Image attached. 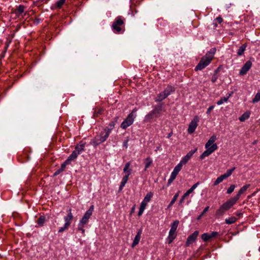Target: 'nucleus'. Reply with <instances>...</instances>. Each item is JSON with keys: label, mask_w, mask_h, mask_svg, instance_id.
<instances>
[{"label": "nucleus", "mask_w": 260, "mask_h": 260, "mask_svg": "<svg viewBox=\"0 0 260 260\" xmlns=\"http://www.w3.org/2000/svg\"><path fill=\"white\" fill-rule=\"evenodd\" d=\"M93 209L94 206L93 205H91L88 210L86 211L78 223L77 231H80L83 236L85 235V230L84 228L85 224L88 222L89 219L92 214Z\"/></svg>", "instance_id": "f257e3e1"}, {"label": "nucleus", "mask_w": 260, "mask_h": 260, "mask_svg": "<svg viewBox=\"0 0 260 260\" xmlns=\"http://www.w3.org/2000/svg\"><path fill=\"white\" fill-rule=\"evenodd\" d=\"M111 132V128H106L104 131H101L99 135H97L91 142V144L94 147L101 143L104 142L109 136Z\"/></svg>", "instance_id": "f03ea898"}, {"label": "nucleus", "mask_w": 260, "mask_h": 260, "mask_svg": "<svg viewBox=\"0 0 260 260\" xmlns=\"http://www.w3.org/2000/svg\"><path fill=\"white\" fill-rule=\"evenodd\" d=\"M235 204V203L231 199L228 200L216 210L215 214V218H220Z\"/></svg>", "instance_id": "7ed1b4c3"}, {"label": "nucleus", "mask_w": 260, "mask_h": 260, "mask_svg": "<svg viewBox=\"0 0 260 260\" xmlns=\"http://www.w3.org/2000/svg\"><path fill=\"white\" fill-rule=\"evenodd\" d=\"M138 109L137 108L133 109L132 111L128 115L127 117L121 123L120 127L125 129L127 127L131 126L134 122L135 119L137 116L136 112Z\"/></svg>", "instance_id": "20e7f679"}, {"label": "nucleus", "mask_w": 260, "mask_h": 260, "mask_svg": "<svg viewBox=\"0 0 260 260\" xmlns=\"http://www.w3.org/2000/svg\"><path fill=\"white\" fill-rule=\"evenodd\" d=\"M124 19L122 16L117 17L112 25V29L116 33H120L122 30V26L124 25Z\"/></svg>", "instance_id": "39448f33"}, {"label": "nucleus", "mask_w": 260, "mask_h": 260, "mask_svg": "<svg viewBox=\"0 0 260 260\" xmlns=\"http://www.w3.org/2000/svg\"><path fill=\"white\" fill-rule=\"evenodd\" d=\"M211 58H208L205 56L202 57L201 60L196 67L194 70L197 71L198 70H202L208 66L211 62Z\"/></svg>", "instance_id": "423d86ee"}, {"label": "nucleus", "mask_w": 260, "mask_h": 260, "mask_svg": "<svg viewBox=\"0 0 260 260\" xmlns=\"http://www.w3.org/2000/svg\"><path fill=\"white\" fill-rule=\"evenodd\" d=\"M25 7V6L20 5L12 13V16L13 18L16 19L20 17L25 16L26 13H24Z\"/></svg>", "instance_id": "0eeeda50"}, {"label": "nucleus", "mask_w": 260, "mask_h": 260, "mask_svg": "<svg viewBox=\"0 0 260 260\" xmlns=\"http://www.w3.org/2000/svg\"><path fill=\"white\" fill-rule=\"evenodd\" d=\"M199 121V119L198 117L195 116L189 124L188 128L187 129V132H188V134H191L195 131L198 125Z\"/></svg>", "instance_id": "6e6552de"}, {"label": "nucleus", "mask_w": 260, "mask_h": 260, "mask_svg": "<svg viewBox=\"0 0 260 260\" xmlns=\"http://www.w3.org/2000/svg\"><path fill=\"white\" fill-rule=\"evenodd\" d=\"M250 184H249L244 185L239 190L237 195L235 197L231 198V199L236 204L237 201L239 199L240 196L243 193H244L246 191V190L250 187Z\"/></svg>", "instance_id": "1a4fd4ad"}, {"label": "nucleus", "mask_w": 260, "mask_h": 260, "mask_svg": "<svg viewBox=\"0 0 260 260\" xmlns=\"http://www.w3.org/2000/svg\"><path fill=\"white\" fill-rule=\"evenodd\" d=\"M216 140V136L215 135H213L211 136L208 142L205 144V148L206 149H210V148H212V147H216V150L217 149L218 147L216 143H214L215 141Z\"/></svg>", "instance_id": "9d476101"}, {"label": "nucleus", "mask_w": 260, "mask_h": 260, "mask_svg": "<svg viewBox=\"0 0 260 260\" xmlns=\"http://www.w3.org/2000/svg\"><path fill=\"white\" fill-rule=\"evenodd\" d=\"M251 66L252 62L249 60L245 62V63L243 65V66L242 67L239 72L240 75L243 76L245 75L249 70V69L251 68Z\"/></svg>", "instance_id": "9b49d317"}, {"label": "nucleus", "mask_w": 260, "mask_h": 260, "mask_svg": "<svg viewBox=\"0 0 260 260\" xmlns=\"http://www.w3.org/2000/svg\"><path fill=\"white\" fill-rule=\"evenodd\" d=\"M199 231H196L191 235L188 237L186 242V246H189L190 244L196 241L198 236L199 235Z\"/></svg>", "instance_id": "f8f14e48"}, {"label": "nucleus", "mask_w": 260, "mask_h": 260, "mask_svg": "<svg viewBox=\"0 0 260 260\" xmlns=\"http://www.w3.org/2000/svg\"><path fill=\"white\" fill-rule=\"evenodd\" d=\"M86 143L83 141H81L78 144L75 146V152H77L79 155L83 151H84V148L85 146Z\"/></svg>", "instance_id": "ddd939ff"}, {"label": "nucleus", "mask_w": 260, "mask_h": 260, "mask_svg": "<svg viewBox=\"0 0 260 260\" xmlns=\"http://www.w3.org/2000/svg\"><path fill=\"white\" fill-rule=\"evenodd\" d=\"M68 212L67 215L64 217V220L65 221L64 224L70 226L73 219V215L71 208L68 210Z\"/></svg>", "instance_id": "4468645a"}, {"label": "nucleus", "mask_w": 260, "mask_h": 260, "mask_svg": "<svg viewBox=\"0 0 260 260\" xmlns=\"http://www.w3.org/2000/svg\"><path fill=\"white\" fill-rule=\"evenodd\" d=\"M212 147V148H210V149H206L207 150H205L200 156V158L201 159H203L206 157L210 155L211 153H212L214 151L216 150V147L214 146Z\"/></svg>", "instance_id": "2eb2a0df"}, {"label": "nucleus", "mask_w": 260, "mask_h": 260, "mask_svg": "<svg viewBox=\"0 0 260 260\" xmlns=\"http://www.w3.org/2000/svg\"><path fill=\"white\" fill-rule=\"evenodd\" d=\"M142 233V230L141 229H140L138 230L137 234L136 237H135V239H134L133 242L132 244V247L134 248L138 244V243L140 240L141 237Z\"/></svg>", "instance_id": "dca6fc26"}, {"label": "nucleus", "mask_w": 260, "mask_h": 260, "mask_svg": "<svg viewBox=\"0 0 260 260\" xmlns=\"http://www.w3.org/2000/svg\"><path fill=\"white\" fill-rule=\"evenodd\" d=\"M78 154L73 151L72 153L69 155L67 159L65 160V164L68 165L70 164L72 161H74L78 156Z\"/></svg>", "instance_id": "f3484780"}, {"label": "nucleus", "mask_w": 260, "mask_h": 260, "mask_svg": "<svg viewBox=\"0 0 260 260\" xmlns=\"http://www.w3.org/2000/svg\"><path fill=\"white\" fill-rule=\"evenodd\" d=\"M78 154L73 151L72 153L69 155L67 159L65 160V164L68 165L70 164L72 161H74L78 156Z\"/></svg>", "instance_id": "a211bd4d"}, {"label": "nucleus", "mask_w": 260, "mask_h": 260, "mask_svg": "<svg viewBox=\"0 0 260 260\" xmlns=\"http://www.w3.org/2000/svg\"><path fill=\"white\" fill-rule=\"evenodd\" d=\"M156 117H158V115L154 114L152 110L145 116L144 121L146 122H150L152 119Z\"/></svg>", "instance_id": "6ab92c4d"}, {"label": "nucleus", "mask_w": 260, "mask_h": 260, "mask_svg": "<svg viewBox=\"0 0 260 260\" xmlns=\"http://www.w3.org/2000/svg\"><path fill=\"white\" fill-rule=\"evenodd\" d=\"M175 91V88L171 85H169L164 90L163 92L165 93V94L168 97L169 95H170L171 93H173Z\"/></svg>", "instance_id": "aec40b11"}, {"label": "nucleus", "mask_w": 260, "mask_h": 260, "mask_svg": "<svg viewBox=\"0 0 260 260\" xmlns=\"http://www.w3.org/2000/svg\"><path fill=\"white\" fill-rule=\"evenodd\" d=\"M176 231L170 230L169 236L167 238L168 243L169 244L171 243L176 237Z\"/></svg>", "instance_id": "412c9836"}, {"label": "nucleus", "mask_w": 260, "mask_h": 260, "mask_svg": "<svg viewBox=\"0 0 260 260\" xmlns=\"http://www.w3.org/2000/svg\"><path fill=\"white\" fill-rule=\"evenodd\" d=\"M46 221V217L44 215H41L37 221L38 227L43 226Z\"/></svg>", "instance_id": "4be33fe9"}, {"label": "nucleus", "mask_w": 260, "mask_h": 260, "mask_svg": "<svg viewBox=\"0 0 260 260\" xmlns=\"http://www.w3.org/2000/svg\"><path fill=\"white\" fill-rule=\"evenodd\" d=\"M216 52V48H211L207 53L205 54V56L208 58H210L211 60H212L214 57V55Z\"/></svg>", "instance_id": "5701e85b"}, {"label": "nucleus", "mask_w": 260, "mask_h": 260, "mask_svg": "<svg viewBox=\"0 0 260 260\" xmlns=\"http://www.w3.org/2000/svg\"><path fill=\"white\" fill-rule=\"evenodd\" d=\"M167 98V96L165 94V93L163 91H162L161 92L159 93L157 95V97L155 99V101L159 102L162 101V100H164V99H165Z\"/></svg>", "instance_id": "b1692460"}, {"label": "nucleus", "mask_w": 260, "mask_h": 260, "mask_svg": "<svg viewBox=\"0 0 260 260\" xmlns=\"http://www.w3.org/2000/svg\"><path fill=\"white\" fill-rule=\"evenodd\" d=\"M247 44L245 43L241 46L237 51V54L239 56H241L244 54V51L247 47Z\"/></svg>", "instance_id": "393cba45"}, {"label": "nucleus", "mask_w": 260, "mask_h": 260, "mask_svg": "<svg viewBox=\"0 0 260 260\" xmlns=\"http://www.w3.org/2000/svg\"><path fill=\"white\" fill-rule=\"evenodd\" d=\"M232 96V94L230 93L229 94V95L226 97H222L217 102V104L218 105H220L222 104H223L224 102H226Z\"/></svg>", "instance_id": "a878e982"}, {"label": "nucleus", "mask_w": 260, "mask_h": 260, "mask_svg": "<svg viewBox=\"0 0 260 260\" xmlns=\"http://www.w3.org/2000/svg\"><path fill=\"white\" fill-rule=\"evenodd\" d=\"M250 116V112H246L244 113L240 117L239 120L240 121L243 122L245 121L246 119H248Z\"/></svg>", "instance_id": "bb28decb"}, {"label": "nucleus", "mask_w": 260, "mask_h": 260, "mask_svg": "<svg viewBox=\"0 0 260 260\" xmlns=\"http://www.w3.org/2000/svg\"><path fill=\"white\" fill-rule=\"evenodd\" d=\"M68 165L67 164H65V162H64L63 164H61L60 168L57 170L54 173V176H56L59 174L61 172L63 171L66 168V166Z\"/></svg>", "instance_id": "cd10ccee"}, {"label": "nucleus", "mask_w": 260, "mask_h": 260, "mask_svg": "<svg viewBox=\"0 0 260 260\" xmlns=\"http://www.w3.org/2000/svg\"><path fill=\"white\" fill-rule=\"evenodd\" d=\"M153 192H152L151 191L148 192L146 194V196L145 197L143 201L148 203V202H150L151 199L153 197Z\"/></svg>", "instance_id": "c85d7f7f"}, {"label": "nucleus", "mask_w": 260, "mask_h": 260, "mask_svg": "<svg viewBox=\"0 0 260 260\" xmlns=\"http://www.w3.org/2000/svg\"><path fill=\"white\" fill-rule=\"evenodd\" d=\"M237 219L234 216H231L229 218L225 219V222L228 224H231L235 223L237 221Z\"/></svg>", "instance_id": "c756f323"}, {"label": "nucleus", "mask_w": 260, "mask_h": 260, "mask_svg": "<svg viewBox=\"0 0 260 260\" xmlns=\"http://www.w3.org/2000/svg\"><path fill=\"white\" fill-rule=\"evenodd\" d=\"M152 111L154 113V114H155L156 115H157L158 117L159 115L160 114V113H161V112L162 111L161 105L155 106Z\"/></svg>", "instance_id": "7c9ffc66"}, {"label": "nucleus", "mask_w": 260, "mask_h": 260, "mask_svg": "<svg viewBox=\"0 0 260 260\" xmlns=\"http://www.w3.org/2000/svg\"><path fill=\"white\" fill-rule=\"evenodd\" d=\"M146 162L145 164V169L144 171H146V170L151 165L152 161L150 157H147L145 159Z\"/></svg>", "instance_id": "2f4dec72"}, {"label": "nucleus", "mask_w": 260, "mask_h": 260, "mask_svg": "<svg viewBox=\"0 0 260 260\" xmlns=\"http://www.w3.org/2000/svg\"><path fill=\"white\" fill-rule=\"evenodd\" d=\"M202 239L205 242H207L209 240L211 239V237L209 233H206L202 235Z\"/></svg>", "instance_id": "473e14b6"}, {"label": "nucleus", "mask_w": 260, "mask_h": 260, "mask_svg": "<svg viewBox=\"0 0 260 260\" xmlns=\"http://www.w3.org/2000/svg\"><path fill=\"white\" fill-rule=\"evenodd\" d=\"M179 221L177 220L174 221L172 224H171V228L170 230L176 231L177 227L179 225Z\"/></svg>", "instance_id": "72a5a7b5"}, {"label": "nucleus", "mask_w": 260, "mask_h": 260, "mask_svg": "<svg viewBox=\"0 0 260 260\" xmlns=\"http://www.w3.org/2000/svg\"><path fill=\"white\" fill-rule=\"evenodd\" d=\"M225 178L223 176V175H221L220 177H218L216 180L214 181L213 185L216 186L218 185L219 183L222 182V181L225 179Z\"/></svg>", "instance_id": "f704fd0d"}, {"label": "nucleus", "mask_w": 260, "mask_h": 260, "mask_svg": "<svg viewBox=\"0 0 260 260\" xmlns=\"http://www.w3.org/2000/svg\"><path fill=\"white\" fill-rule=\"evenodd\" d=\"M235 169L236 168L235 167H234V168H232L231 169H229V170H227L226 173H224V174H223L224 178L226 179L228 177H229V176H230L232 175L233 172L235 170Z\"/></svg>", "instance_id": "c9c22d12"}, {"label": "nucleus", "mask_w": 260, "mask_h": 260, "mask_svg": "<svg viewBox=\"0 0 260 260\" xmlns=\"http://www.w3.org/2000/svg\"><path fill=\"white\" fill-rule=\"evenodd\" d=\"M178 196H179V194L178 193H176L174 196L173 197L172 201H171V202L170 203L168 208H170L171 207L174 203L176 201V200H177V198L178 197Z\"/></svg>", "instance_id": "e433bc0d"}, {"label": "nucleus", "mask_w": 260, "mask_h": 260, "mask_svg": "<svg viewBox=\"0 0 260 260\" xmlns=\"http://www.w3.org/2000/svg\"><path fill=\"white\" fill-rule=\"evenodd\" d=\"M104 110L103 109H95L93 116L94 117H97L99 115H101L103 113Z\"/></svg>", "instance_id": "4c0bfd02"}, {"label": "nucleus", "mask_w": 260, "mask_h": 260, "mask_svg": "<svg viewBox=\"0 0 260 260\" xmlns=\"http://www.w3.org/2000/svg\"><path fill=\"white\" fill-rule=\"evenodd\" d=\"M182 168V166L181 165V164H178L174 169L173 172L176 173L177 174H178V173L180 171Z\"/></svg>", "instance_id": "58836bf2"}, {"label": "nucleus", "mask_w": 260, "mask_h": 260, "mask_svg": "<svg viewBox=\"0 0 260 260\" xmlns=\"http://www.w3.org/2000/svg\"><path fill=\"white\" fill-rule=\"evenodd\" d=\"M65 2L66 0H58L56 2V7L59 9L61 8Z\"/></svg>", "instance_id": "ea45409f"}, {"label": "nucleus", "mask_w": 260, "mask_h": 260, "mask_svg": "<svg viewBox=\"0 0 260 260\" xmlns=\"http://www.w3.org/2000/svg\"><path fill=\"white\" fill-rule=\"evenodd\" d=\"M189 158L187 157L186 155L184 156L180 161L179 164H181L182 166L183 165L185 164L187 162V161L189 160Z\"/></svg>", "instance_id": "a19ab883"}, {"label": "nucleus", "mask_w": 260, "mask_h": 260, "mask_svg": "<svg viewBox=\"0 0 260 260\" xmlns=\"http://www.w3.org/2000/svg\"><path fill=\"white\" fill-rule=\"evenodd\" d=\"M132 172V170H129L128 171V173L127 174H126L123 177L122 181L125 182L126 183L127 182V180L128 179V177L131 175Z\"/></svg>", "instance_id": "79ce46f5"}, {"label": "nucleus", "mask_w": 260, "mask_h": 260, "mask_svg": "<svg viewBox=\"0 0 260 260\" xmlns=\"http://www.w3.org/2000/svg\"><path fill=\"white\" fill-rule=\"evenodd\" d=\"M260 101V92H258L252 100L253 103H256Z\"/></svg>", "instance_id": "37998d69"}, {"label": "nucleus", "mask_w": 260, "mask_h": 260, "mask_svg": "<svg viewBox=\"0 0 260 260\" xmlns=\"http://www.w3.org/2000/svg\"><path fill=\"white\" fill-rule=\"evenodd\" d=\"M130 165H131L130 162H126V164L125 165L124 168L123 169V172L124 173H126V174L128 173V171L129 170H131V169H129Z\"/></svg>", "instance_id": "c03bdc74"}, {"label": "nucleus", "mask_w": 260, "mask_h": 260, "mask_svg": "<svg viewBox=\"0 0 260 260\" xmlns=\"http://www.w3.org/2000/svg\"><path fill=\"white\" fill-rule=\"evenodd\" d=\"M198 148H196L193 150H190L186 155L190 158L193 154L197 151Z\"/></svg>", "instance_id": "a18cd8bd"}, {"label": "nucleus", "mask_w": 260, "mask_h": 260, "mask_svg": "<svg viewBox=\"0 0 260 260\" xmlns=\"http://www.w3.org/2000/svg\"><path fill=\"white\" fill-rule=\"evenodd\" d=\"M235 188V185L233 184L231 185L229 188L228 189L226 193L228 194H231L232 192H233Z\"/></svg>", "instance_id": "49530a36"}, {"label": "nucleus", "mask_w": 260, "mask_h": 260, "mask_svg": "<svg viewBox=\"0 0 260 260\" xmlns=\"http://www.w3.org/2000/svg\"><path fill=\"white\" fill-rule=\"evenodd\" d=\"M69 228V226L64 224V225L62 227L59 228L58 230V233H61L63 232L64 231L68 230Z\"/></svg>", "instance_id": "de8ad7c7"}, {"label": "nucleus", "mask_w": 260, "mask_h": 260, "mask_svg": "<svg viewBox=\"0 0 260 260\" xmlns=\"http://www.w3.org/2000/svg\"><path fill=\"white\" fill-rule=\"evenodd\" d=\"M193 192V190H191V188L189 189L186 192L184 193V197H187L189 194L192 193Z\"/></svg>", "instance_id": "09e8293b"}, {"label": "nucleus", "mask_w": 260, "mask_h": 260, "mask_svg": "<svg viewBox=\"0 0 260 260\" xmlns=\"http://www.w3.org/2000/svg\"><path fill=\"white\" fill-rule=\"evenodd\" d=\"M147 205V203H146V202H144V201H142L141 203V205H140V208H142L143 209H145L146 206Z\"/></svg>", "instance_id": "8fccbe9b"}, {"label": "nucleus", "mask_w": 260, "mask_h": 260, "mask_svg": "<svg viewBox=\"0 0 260 260\" xmlns=\"http://www.w3.org/2000/svg\"><path fill=\"white\" fill-rule=\"evenodd\" d=\"M126 183L125 182L122 181L121 182V183H120V186L119 188V190H121L123 189V187L125 186Z\"/></svg>", "instance_id": "3c124183"}, {"label": "nucleus", "mask_w": 260, "mask_h": 260, "mask_svg": "<svg viewBox=\"0 0 260 260\" xmlns=\"http://www.w3.org/2000/svg\"><path fill=\"white\" fill-rule=\"evenodd\" d=\"M215 21L219 24H220L222 22L223 19L220 16H219L216 18Z\"/></svg>", "instance_id": "603ef678"}, {"label": "nucleus", "mask_w": 260, "mask_h": 260, "mask_svg": "<svg viewBox=\"0 0 260 260\" xmlns=\"http://www.w3.org/2000/svg\"><path fill=\"white\" fill-rule=\"evenodd\" d=\"M200 184V182H197L196 183H195L194 184H193L191 187L190 188L191 189V190H192L193 191L198 187V186Z\"/></svg>", "instance_id": "864d4df0"}, {"label": "nucleus", "mask_w": 260, "mask_h": 260, "mask_svg": "<svg viewBox=\"0 0 260 260\" xmlns=\"http://www.w3.org/2000/svg\"><path fill=\"white\" fill-rule=\"evenodd\" d=\"M218 77L216 75V74H214L212 77V79H211V81L213 82V83H215Z\"/></svg>", "instance_id": "5fc2aeb1"}, {"label": "nucleus", "mask_w": 260, "mask_h": 260, "mask_svg": "<svg viewBox=\"0 0 260 260\" xmlns=\"http://www.w3.org/2000/svg\"><path fill=\"white\" fill-rule=\"evenodd\" d=\"M214 106H210V107L208 108V109H207V112H206V113H207V114H209V113L211 112V111L214 109Z\"/></svg>", "instance_id": "6e6d98bb"}, {"label": "nucleus", "mask_w": 260, "mask_h": 260, "mask_svg": "<svg viewBox=\"0 0 260 260\" xmlns=\"http://www.w3.org/2000/svg\"><path fill=\"white\" fill-rule=\"evenodd\" d=\"M218 235V233L217 232H212L211 234H210L211 238L215 237V236Z\"/></svg>", "instance_id": "4d7b16f0"}, {"label": "nucleus", "mask_w": 260, "mask_h": 260, "mask_svg": "<svg viewBox=\"0 0 260 260\" xmlns=\"http://www.w3.org/2000/svg\"><path fill=\"white\" fill-rule=\"evenodd\" d=\"M209 206L206 207L203 211L202 214H201V216H203V215H204L209 210Z\"/></svg>", "instance_id": "13d9d810"}, {"label": "nucleus", "mask_w": 260, "mask_h": 260, "mask_svg": "<svg viewBox=\"0 0 260 260\" xmlns=\"http://www.w3.org/2000/svg\"><path fill=\"white\" fill-rule=\"evenodd\" d=\"M144 210L145 209H143L142 208H139V212H138V215L139 216H141L143 214Z\"/></svg>", "instance_id": "bf43d9fd"}, {"label": "nucleus", "mask_w": 260, "mask_h": 260, "mask_svg": "<svg viewBox=\"0 0 260 260\" xmlns=\"http://www.w3.org/2000/svg\"><path fill=\"white\" fill-rule=\"evenodd\" d=\"M177 175L178 174H177L176 173H174V172H172L171 174L170 177H171V178H172L175 179L176 178V177Z\"/></svg>", "instance_id": "052dcab7"}, {"label": "nucleus", "mask_w": 260, "mask_h": 260, "mask_svg": "<svg viewBox=\"0 0 260 260\" xmlns=\"http://www.w3.org/2000/svg\"><path fill=\"white\" fill-rule=\"evenodd\" d=\"M175 179L170 177L168 181V185H170L171 183Z\"/></svg>", "instance_id": "680f3d73"}, {"label": "nucleus", "mask_w": 260, "mask_h": 260, "mask_svg": "<svg viewBox=\"0 0 260 260\" xmlns=\"http://www.w3.org/2000/svg\"><path fill=\"white\" fill-rule=\"evenodd\" d=\"M128 139H127V140L126 141H125L123 143V146L124 147H125L126 148L127 147V143H128Z\"/></svg>", "instance_id": "e2e57ef3"}, {"label": "nucleus", "mask_w": 260, "mask_h": 260, "mask_svg": "<svg viewBox=\"0 0 260 260\" xmlns=\"http://www.w3.org/2000/svg\"><path fill=\"white\" fill-rule=\"evenodd\" d=\"M235 214L239 216V217H241L242 215H243V213L242 212H237L235 213Z\"/></svg>", "instance_id": "0e129e2a"}, {"label": "nucleus", "mask_w": 260, "mask_h": 260, "mask_svg": "<svg viewBox=\"0 0 260 260\" xmlns=\"http://www.w3.org/2000/svg\"><path fill=\"white\" fill-rule=\"evenodd\" d=\"M186 197H184V195H183V196L182 197V198H181V199L180 200V204H182V203H183L184 202V199L186 198Z\"/></svg>", "instance_id": "69168bd1"}, {"label": "nucleus", "mask_w": 260, "mask_h": 260, "mask_svg": "<svg viewBox=\"0 0 260 260\" xmlns=\"http://www.w3.org/2000/svg\"><path fill=\"white\" fill-rule=\"evenodd\" d=\"M10 42H7L5 44V48L7 49L9 46V44Z\"/></svg>", "instance_id": "338daca9"}, {"label": "nucleus", "mask_w": 260, "mask_h": 260, "mask_svg": "<svg viewBox=\"0 0 260 260\" xmlns=\"http://www.w3.org/2000/svg\"><path fill=\"white\" fill-rule=\"evenodd\" d=\"M213 24L214 25V27H216L217 25L215 23L213 22Z\"/></svg>", "instance_id": "774afa93"}]
</instances>
